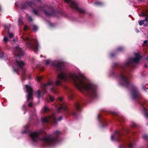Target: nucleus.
<instances>
[{
    "label": "nucleus",
    "instance_id": "nucleus-1",
    "mask_svg": "<svg viewBox=\"0 0 148 148\" xmlns=\"http://www.w3.org/2000/svg\"><path fill=\"white\" fill-rule=\"evenodd\" d=\"M72 79L77 88L82 92H86L90 96L94 97L96 94V87L91 84L83 75H76L74 74L67 73L62 71L57 77L55 84L60 85L61 80L66 81Z\"/></svg>",
    "mask_w": 148,
    "mask_h": 148
},
{
    "label": "nucleus",
    "instance_id": "nucleus-2",
    "mask_svg": "<svg viewBox=\"0 0 148 148\" xmlns=\"http://www.w3.org/2000/svg\"><path fill=\"white\" fill-rule=\"evenodd\" d=\"M53 84L52 82L51 81L49 82L47 84H42L41 85V90H39L37 91V95L38 98L42 97L45 93V90L48 88H51L52 91L54 92V90L53 88H51V87L52 86Z\"/></svg>",
    "mask_w": 148,
    "mask_h": 148
},
{
    "label": "nucleus",
    "instance_id": "nucleus-3",
    "mask_svg": "<svg viewBox=\"0 0 148 148\" xmlns=\"http://www.w3.org/2000/svg\"><path fill=\"white\" fill-rule=\"evenodd\" d=\"M23 39L26 41L27 46L32 49L35 52L38 50L39 45L36 40L34 41V44L33 45L32 40L31 38L26 37L25 38H23Z\"/></svg>",
    "mask_w": 148,
    "mask_h": 148
},
{
    "label": "nucleus",
    "instance_id": "nucleus-4",
    "mask_svg": "<svg viewBox=\"0 0 148 148\" xmlns=\"http://www.w3.org/2000/svg\"><path fill=\"white\" fill-rule=\"evenodd\" d=\"M62 119V117L60 116L58 119H56L53 115L49 116L48 117H44L42 119V123H46L48 121H50L53 123V124H56V121H60Z\"/></svg>",
    "mask_w": 148,
    "mask_h": 148
},
{
    "label": "nucleus",
    "instance_id": "nucleus-5",
    "mask_svg": "<svg viewBox=\"0 0 148 148\" xmlns=\"http://www.w3.org/2000/svg\"><path fill=\"white\" fill-rule=\"evenodd\" d=\"M42 141L43 142L49 146L53 145L56 143V142L55 137L53 138L50 136L44 137L42 139Z\"/></svg>",
    "mask_w": 148,
    "mask_h": 148
},
{
    "label": "nucleus",
    "instance_id": "nucleus-6",
    "mask_svg": "<svg viewBox=\"0 0 148 148\" xmlns=\"http://www.w3.org/2000/svg\"><path fill=\"white\" fill-rule=\"evenodd\" d=\"M65 1L70 5L71 8L77 10L80 12H84V11L83 10L78 7L77 4L73 0H65Z\"/></svg>",
    "mask_w": 148,
    "mask_h": 148
},
{
    "label": "nucleus",
    "instance_id": "nucleus-7",
    "mask_svg": "<svg viewBox=\"0 0 148 148\" xmlns=\"http://www.w3.org/2000/svg\"><path fill=\"white\" fill-rule=\"evenodd\" d=\"M141 59V57L138 53H135V58H132L130 61L128 63H127V65H130L132 64V63H138Z\"/></svg>",
    "mask_w": 148,
    "mask_h": 148
},
{
    "label": "nucleus",
    "instance_id": "nucleus-8",
    "mask_svg": "<svg viewBox=\"0 0 148 148\" xmlns=\"http://www.w3.org/2000/svg\"><path fill=\"white\" fill-rule=\"evenodd\" d=\"M25 87L27 92V100L29 101L32 99V89L30 86L27 85H25Z\"/></svg>",
    "mask_w": 148,
    "mask_h": 148
},
{
    "label": "nucleus",
    "instance_id": "nucleus-9",
    "mask_svg": "<svg viewBox=\"0 0 148 148\" xmlns=\"http://www.w3.org/2000/svg\"><path fill=\"white\" fill-rule=\"evenodd\" d=\"M39 134L37 132H33L30 134L31 137L32 138V140L34 141H36L39 140V138L38 136Z\"/></svg>",
    "mask_w": 148,
    "mask_h": 148
},
{
    "label": "nucleus",
    "instance_id": "nucleus-10",
    "mask_svg": "<svg viewBox=\"0 0 148 148\" xmlns=\"http://www.w3.org/2000/svg\"><path fill=\"white\" fill-rule=\"evenodd\" d=\"M120 79L121 81L123 83L122 85H127L129 84L128 78L125 75L122 74L120 77Z\"/></svg>",
    "mask_w": 148,
    "mask_h": 148
},
{
    "label": "nucleus",
    "instance_id": "nucleus-11",
    "mask_svg": "<svg viewBox=\"0 0 148 148\" xmlns=\"http://www.w3.org/2000/svg\"><path fill=\"white\" fill-rule=\"evenodd\" d=\"M132 97L133 99H134L138 97L139 93L136 87H134L131 93Z\"/></svg>",
    "mask_w": 148,
    "mask_h": 148
},
{
    "label": "nucleus",
    "instance_id": "nucleus-12",
    "mask_svg": "<svg viewBox=\"0 0 148 148\" xmlns=\"http://www.w3.org/2000/svg\"><path fill=\"white\" fill-rule=\"evenodd\" d=\"M138 22L140 25H143L144 26H146L148 25V17H146L145 20L139 21Z\"/></svg>",
    "mask_w": 148,
    "mask_h": 148
},
{
    "label": "nucleus",
    "instance_id": "nucleus-13",
    "mask_svg": "<svg viewBox=\"0 0 148 148\" xmlns=\"http://www.w3.org/2000/svg\"><path fill=\"white\" fill-rule=\"evenodd\" d=\"M52 64L53 66L56 67L58 69L61 70L62 69L63 63L61 62H57L56 63H52Z\"/></svg>",
    "mask_w": 148,
    "mask_h": 148
},
{
    "label": "nucleus",
    "instance_id": "nucleus-14",
    "mask_svg": "<svg viewBox=\"0 0 148 148\" xmlns=\"http://www.w3.org/2000/svg\"><path fill=\"white\" fill-rule=\"evenodd\" d=\"M119 134L118 132H116L114 133V135H112L111 136V140H115L116 141H119V140L118 138H114V137H115L117 136L118 137H119Z\"/></svg>",
    "mask_w": 148,
    "mask_h": 148
},
{
    "label": "nucleus",
    "instance_id": "nucleus-15",
    "mask_svg": "<svg viewBox=\"0 0 148 148\" xmlns=\"http://www.w3.org/2000/svg\"><path fill=\"white\" fill-rule=\"evenodd\" d=\"M34 3L31 2H27L25 4L23 5L22 6V8L25 9L27 7V5L32 7V5H34Z\"/></svg>",
    "mask_w": 148,
    "mask_h": 148
},
{
    "label": "nucleus",
    "instance_id": "nucleus-16",
    "mask_svg": "<svg viewBox=\"0 0 148 148\" xmlns=\"http://www.w3.org/2000/svg\"><path fill=\"white\" fill-rule=\"evenodd\" d=\"M16 62L20 68L21 69L23 68V66L24 65V63L23 61L16 60Z\"/></svg>",
    "mask_w": 148,
    "mask_h": 148
},
{
    "label": "nucleus",
    "instance_id": "nucleus-17",
    "mask_svg": "<svg viewBox=\"0 0 148 148\" xmlns=\"http://www.w3.org/2000/svg\"><path fill=\"white\" fill-rule=\"evenodd\" d=\"M66 106L64 104H60V107L58 108V111H60L61 109L65 110H66Z\"/></svg>",
    "mask_w": 148,
    "mask_h": 148
},
{
    "label": "nucleus",
    "instance_id": "nucleus-18",
    "mask_svg": "<svg viewBox=\"0 0 148 148\" xmlns=\"http://www.w3.org/2000/svg\"><path fill=\"white\" fill-rule=\"evenodd\" d=\"M14 51L15 52L18 53H20L21 52V49L19 48L18 46H17L16 47L14 50Z\"/></svg>",
    "mask_w": 148,
    "mask_h": 148
},
{
    "label": "nucleus",
    "instance_id": "nucleus-19",
    "mask_svg": "<svg viewBox=\"0 0 148 148\" xmlns=\"http://www.w3.org/2000/svg\"><path fill=\"white\" fill-rule=\"evenodd\" d=\"M60 133V132L58 131H55L53 134V136L56 137L57 135Z\"/></svg>",
    "mask_w": 148,
    "mask_h": 148
},
{
    "label": "nucleus",
    "instance_id": "nucleus-20",
    "mask_svg": "<svg viewBox=\"0 0 148 148\" xmlns=\"http://www.w3.org/2000/svg\"><path fill=\"white\" fill-rule=\"evenodd\" d=\"M139 15L140 16H145V17H148V16H147V14L145 13H142L141 14H139Z\"/></svg>",
    "mask_w": 148,
    "mask_h": 148
},
{
    "label": "nucleus",
    "instance_id": "nucleus-21",
    "mask_svg": "<svg viewBox=\"0 0 148 148\" xmlns=\"http://www.w3.org/2000/svg\"><path fill=\"white\" fill-rule=\"evenodd\" d=\"M46 64L48 65L51 63V61L50 60H45Z\"/></svg>",
    "mask_w": 148,
    "mask_h": 148
},
{
    "label": "nucleus",
    "instance_id": "nucleus-22",
    "mask_svg": "<svg viewBox=\"0 0 148 148\" xmlns=\"http://www.w3.org/2000/svg\"><path fill=\"white\" fill-rule=\"evenodd\" d=\"M8 34L10 38H12L13 36V34L12 33H10L9 30L8 31Z\"/></svg>",
    "mask_w": 148,
    "mask_h": 148
},
{
    "label": "nucleus",
    "instance_id": "nucleus-23",
    "mask_svg": "<svg viewBox=\"0 0 148 148\" xmlns=\"http://www.w3.org/2000/svg\"><path fill=\"white\" fill-rule=\"evenodd\" d=\"M75 107L77 109V110H79V104L78 103H76L75 104Z\"/></svg>",
    "mask_w": 148,
    "mask_h": 148
},
{
    "label": "nucleus",
    "instance_id": "nucleus-24",
    "mask_svg": "<svg viewBox=\"0 0 148 148\" xmlns=\"http://www.w3.org/2000/svg\"><path fill=\"white\" fill-rule=\"evenodd\" d=\"M43 110L44 112H46L48 111L49 108L47 107H45L43 108Z\"/></svg>",
    "mask_w": 148,
    "mask_h": 148
},
{
    "label": "nucleus",
    "instance_id": "nucleus-25",
    "mask_svg": "<svg viewBox=\"0 0 148 148\" xmlns=\"http://www.w3.org/2000/svg\"><path fill=\"white\" fill-rule=\"evenodd\" d=\"M42 77L41 76H38L36 78V80L37 81H39L42 79Z\"/></svg>",
    "mask_w": 148,
    "mask_h": 148
},
{
    "label": "nucleus",
    "instance_id": "nucleus-26",
    "mask_svg": "<svg viewBox=\"0 0 148 148\" xmlns=\"http://www.w3.org/2000/svg\"><path fill=\"white\" fill-rule=\"evenodd\" d=\"M33 29L35 31H36L38 29V28L36 26L34 25L33 26Z\"/></svg>",
    "mask_w": 148,
    "mask_h": 148
},
{
    "label": "nucleus",
    "instance_id": "nucleus-27",
    "mask_svg": "<svg viewBox=\"0 0 148 148\" xmlns=\"http://www.w3.org/2000/svg\"><path fill=\"white\" fill-rule=\"evenodd\" d=\"M18 24L19 25H20L21 24V23H22V20L21 18H19L18 19Z\"/></svg>",
    "mask_w": 148,
    "mask_h": 148
},
{
    "label": "nucleus",
    "instance_id": "nucleus-28",
    "mask_svg": "<svg viewBox=\"0 0 148 148\" xmlns=\"http://www.w3.org/2000/svg\"><path fill=\"white\" fill-rule=\"evenodd\" d=\"M68 95L69 98L71 99L73 97L72 94L71 93H69Z\"/></svg>",
    "mask_w": 148,
    "mask_h": 148
},
{
    "label": "nucleus",
    "instance_id": "nucleus-29",
    "mask_svg": "<svg viewBox=\"0 0 148 148\" xmlns=\"http://www.w3.org/2000/svg\"><path fill=\"white\" fill-rule=\"evenodd\" d=\"M33 11L35 14H38V12L37 10H35V9Z\"/></svg>",
    "mask_w": 148,
    "mask_h": 148
},
{
    "label": "nucleus",
    "instance_id": "nucleus-30",
    "mask_svg": "<svg viewBox=\"0 0 148 148\" xmlns=\"http://www.w3.org/2000/svg\"><path fill=\"white\" fill-rule=\"evenodd\" d=\"M49 99L51 101H52L54 100V98L52 97H49Z\"/></svg>",
    "mask_w": 148,
    "mask_h": 148
},
{
    "label": "nucleus",
    "instance_id": "nucleus-31",
    "mask_svg": "<svg viewBox=\"0 0 148 148\" xmlns=\"http://www.w3.org/2000/svg\"><path fill=\"white\" fill-rule=\"evenodd\" d=\"M3 40L5 42H6L8 41V39L6 37H5L4 38Z\"/></svg>",
    "mask_w": 148,
    "mask_h": 148
},
{
    "label": "nucleus",
    "instance_id": "nucleus-32",
    "mask_svg": "<svg viewBox=\"0 0 148 148\" xmlns=\"http://www.w3.org/2000/svg\"><path fill=\"white\" fill-rule=\"evenodd\" d=\"M58 100L60 102H62V97H60L58 98Z\"/></svg>",
    "mask_w": 148,
    "mask_h": 148
},
{
    "label": "nucleus",
    "instance_id": "nucleus-33",
    "mask_svg": "<svg viewBox=\"0 0 148 148\" xmlns=\"http://www.w3.org/2000/svg\"><path fill=\"white\" fill-rule=\"evenodd\" d=\"M26 128H25V130L24 131V132H23V133H25L26 132H27V127H28V125H27L26 126Z\"/></svg>",
    "mask_w": 148,
    "mask_h": 148
},
{
    "label": "nucleus",
    "instance_id": "nucleus-34",
    "mask_svg": "<svg viewBox=\"0 0 148 148\" xmlns=\"http://www.w3.org/2000/svg\"><path fill=\"white\" fill-rule=\"evenodd\" d=\"M45 12V14H46V15H50V14L49 13V12H47L46 11H44Z\"/></svg>",
    "mask_w": 148,
    "mask_h": 148
},
{
    "label": "nucleus",
    "instance_id": "nucleus-35",
    "mask_svg": "<svg viewBox=\"0 0 148 148\" xmlns=\"http://www.w3.org/2000/svg\"><path fill=\"white\" fill-rule=\"evenodd\" d=\"M28 106L29 107H32V103H30L28 104Z\"/></svg>",
    "mask_w": 148,
    "mask_h": 148
},
{
    "label": "nucleus",
    "instance_id": "nucleus-36",
    "mask_svg": "<svg viewBox=\"0 0 148 148\" xmlns=\"http://www.w3.org/2000/svg\"><path fill=\"white\" fill-rule=\"evenodd\" d=\"M129 147L130 148H133V145L131 143L129 146Z\"/></svg>",
    "mask_w": 148,
    "mask_h": 148
},
{
    "label": "nucleus",
    "instance_id": "nucleus-37",
    "mask_svg": "<svg viewBox=\"0 0 148 148\" xmlns=\"http://www.w3.org/2000/svg\"><path fill=\"white\" fill-rule=\"evenodd\" d=\"M28 20L29 21H32V18L30 17H28Z\"/></svg>",
    "mask_w": 148,
    "mask_h": 148
},
{
    "label": "nucleus",
    "instance_id": "nucleus-38",
    "mask_svg": "<svg viewBox=\"0 0 148 148\" xmlns=\"http://www.w3.org/2000/svg\"><path fill=\"white\" fill-rule=\"evenodd\" d=\"M28 77L27 78L29 79H30L31 78V75H27Z\"/></svg>",
    "mask_w": 148,
    "mask_h": 148
},
{
    "label": "nucleus",
    "instance_id": "nucleus-39",
    "mask_svg": "<svg viewBox=\"0 0 148 148\" xmlns=\"http://www.w3.org/2000/svg\"><path fill=\"white\" fill-rule=\"evenodd\" d=\"M27 28V26H25L24 27V30H26Z\"/></svg>",
    "mask_w": 148,
    "mask_h": 148
},
{
    "label": "nucleus",
    "instance_id": "nucleus-40",
    "mask_svg": "<svg viewBox=\"0 0 148 148\" xmlns=\"http://www.w3.org/2000/svg\"><path fill=\"white\" fill-rule=\"evenodd\" d=\"M135 125H136V124H135V123H133V124H132V125H131V126H132V127H134V126H135Z\"/></svg>",
    "mask_w": 148,
    "mask_h": 148
},
{
    "label": "nucleus",
    "instance_id": "nucleus-41",
    "mask_svg": "<svg viewBox=\"0 0 148 148\" xmlns=\"http://www.w3.org/2000/svg\"><path fill=\"white\" fill-rule=\"evenodd\" d=\"M147 40H145L144 41V44H147Z\"/></svg>",
    "mask_w": 148,
    "mask_h": 148
},
{
    "label": "nucleus",
    "instance_id": "nucleus-42",
    "mask_svg": "<svg viewBox=\"0 0 148 148\" xmlns=\"http://www.w3.org/2000/svg\"><path fill=\"white\" fill-rule=\"evenodd\" d=\"M147 136H144V138L145 139H146L147 138Z\"/></svg>",
    "mask_w": 148,
    "mask_h": 148
},
{
    "label": "nucleus",
    "instance_id": "nucleus-43",
    "mask_svg": "<svg viewBox=\"0 0 148 148\" xmlns=\"http://www.w3.org/2000/svg\"><path fill=\"white\" fill-rule=\"evenodd\" d=\"M122 47H120L118 49V50L119 51H121L122 49Z\"/></svg>",
    "mask_w": 148,
    "mask_h": 148
},
{
    "label": "nucleus",
    "instance_id": "nucleus-44",
    "mask_svg": "<svg viewBox=\"0 0 148 148\" xmlns=\"http://www.w3.org/2000/svg\"><path fill=\"white\" fill-rule=\"evenodd\" d=\"M1 54V56L0 55V58H1L2 57H3V52H2Z\"/></svg>",
    "mask_w": 148,
    "mask_h": 148
},
{
    "label": "nucleus",
    "instance_id": "nucleus-45",
    "mask_svg": "<svg viewBox=\"0 0 148 148\" xmlns=\"http://www.w3.org/2000/svg\"><path fill=\"white\" fill-rule=\"evenodd\" d=\"M95 3L96 4H97V5H100V4H101V3H96V2Z\"/></svg>",
    "mask_w": 148,
    "mask_h": 148
},
{
    "label": "nucleus",
    "instance_id": "nucleus-46",
    "mask_svg": "<svg viewBox=\"0 0 148 148\" xmlns=\"http://www.w3.org/2000/svg\"><path fill=\"white\" fill-rule=\"evenodd\" d=\"M145 116L148 118V114H146Z\"/></svg>",
    "mask_w": 148,
    "mask_h": 148
},
{
    "label": "nucleus",
    "instance_id": "nucleus-47",
    "mask_svg": "<svg viewBox=\"0 0 148 148\" xmlns=\"http://www.w3.org/2000/svg\"><path fill=\"white\" fill-rule=\"evenodd\" d=\"M100 116V114H99L98 116V117H99Z\"/></svg>",
    "mask_w": 148,
    "mask_h": 148
},
{
    "label": "nucleus",
    "instance_id": "nucleus-48",
    "mask_svg": "<svg viewBox=\"0 0 148 148\" xmlns=\"http://www.w3.org/2000/svg\"><path fill=\"white\" fill-rule=\"evenodd\" d=\"M145 86H143V88H144V90H145Z\"/></svg>",
    "mask_w": 148,
    "mask_h": 148
},
{
    "label": "nucleus",
    "instance_id": "nucleus-49",
    "mask_svg": "<svg viewBox=\"0 0 148 148\" xmlns=\"http://www.w3.org/2000/svg\"><path fill=\"white\" fill-rule=\"evenodd\" d=\"M14 71H16V70H14Z\"/></svg>",
    "mask_w": 148,
    "mask_h": 148
},
{
    "label": "nucleus",
    "instance_id": "nucleus-50",
    "mask_svg": "<svg viewBox=\"0 0 148 148\" xmlns=\"http://www.w3.org/2000/svg\"><path fill=\"white\" fill-rule=\"evenodd\" d=\"M15 5L16 6H17V5H16V3H15Z\"/></svg>",
    "mask_w": 148,
    "mask_h": 148
},
{
    "label": "nucleus",
    "instance_id": "nucleus-51",
    "mask_svg": "<svg viewBox=\"0 0 148 148\" xmlns=\"http://www.w3.org/2000/svg\"><path fill=\"white\" fill-rule=\"evenodd\" d=\"M1 8L0 7V11H1Z\"/></svg>",
    "mask_w": 148,
    "mask_h": 148
},
{
    "label": "nucleus",
    "instance_id": "nucleus-52",
    "mask_svg": "<svg viewBox=\"0 0 148 148\" xmlns=\"http://www.w3.org/2000/svg\"><path fill=\"white\" fill-rule=\"evenodd\" d=\"M119 148H121V146H120V147H119Z\"/></svg>",
    "mask_w": 148,
    "mask_h": 148
},
{
    "label": "nucleus",
    "instance_id": "nucleus-53",
    "mask_svg": "<svg viewBox=\"0 0 148 148\" xmlns=\"http://www.w3.org/2000/svg\"><path fill=\"white\" fill-rule=\"evenodd\" d=\"M111 56H113V55H111Z\"/></svg>",
    "mask_w": 148,
    "mask_h": 148
}]
</instances>
